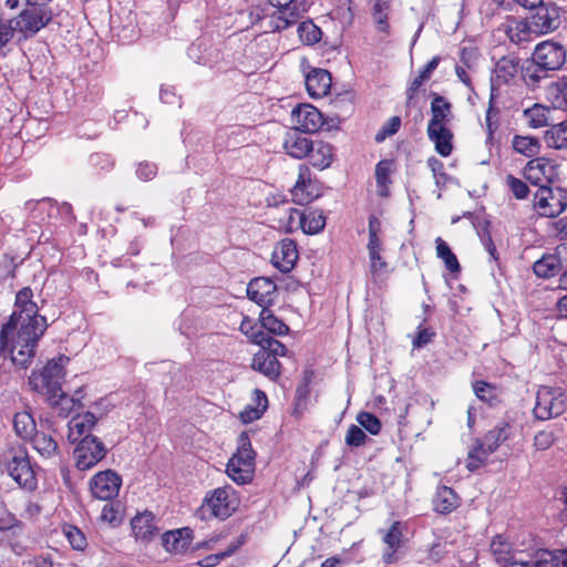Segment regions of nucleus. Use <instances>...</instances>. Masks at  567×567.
<instances>
[{"instance_id": "nucleus-1", "label": "nucleus", "mask_w": 567, "mask_h": 567, "mask_svg": "<svg viewBox=\"0 0 567 567\" xmlns=\"http://www.w3.org/2000/svg\"><path fill=\"white\" fill-rule=\"evenodd\" d=\"M69 358L61 355L58 359L50 360L40 372H33L29 378L31 389L42 396L51 405H62V410L71 411L81 404V390L76 391L74 396L70 398L61 388L64 378V365Z\"/></svg>"}, {"instance_id": "nucleus-2", "label": "nucleus", "mask_w": 567, "mask_h": 567, "mask_svg": "<svg viewBox=\"0 0 567 567\" xmlns=\"http://www.w3.org/2000/svg\"><path fill=\"white\" fill-rule=\"evenodd\" d=\"M240 498L236 489L225 485L209 491L198 509L202 519L217 518L225 520L230 517L239 507Z\"/></svg>"}, {"instance_id": "nucleus-3", "label": "nucleus", "mask_w": 567, "mask_h": 567, "mask_svg": "<svg viewBox=\"0 0 567 567\" xmlns=\"http://www.w3.org/2000/svg\"><path fill=\"white\" fill-rule=\"evenodd\" d=\"M255 452L246 433H240L236 453L228 460L226 473L238 485L252 481L255 474Z\"/></svg>"}, {"instance_id": "nucleus-4", "label": "nucleus", "mask_w": 567, "mask_h": 567, "mask_svg": "<svg viewBox=\"0 0 567 567\" xmlns=\"http://www.w3.org/2000/svg\"><path fill=\"white\" fill-rule=\"evenodd\" d=\"M2 472L23 489L32 492L38 487L35 472L31 465L27 451L19 449L7 452L0 464Z\"/></svg>"}, {"instance_id": "nucleus-5", "label": "nucleus", "mask_w": 567, "mask_h": 567, "mask_svg": "<svg viewBox=\"0 0 567 567\" xmlns=\"http://www.w3.org/2000/svg\"><path fill=\"white\" fill-rule=\"evenodd\" d=\"M52 20V11L43 6L33 4L22 10L17 17L7 20L11 27L10 41L18 33L23 39L37 34L47 27Z\"/></svg>"}, {"instance_id": "nucleus-6", "label": "nucleus", "mask_w": 567, "mask_h": 567, "mask_svg": "<svg viewBox=\"0 0 567 567\" xmlns=\"http://www.w3.org/2000/svg\"><path fill=\"white\" fill-rule=\"evenodd\" d=\"M567 409V395L560 388L540 386L536 393L533 413L537 420L557 417Z\"/></svg>"}, {"instance_id": "nucleus-7", "label": "nucleus", "mask_w": 567, "mask_h": 567, "mask_svg": "<svg viewBox=\"0 0 567 567\" xmlns=\"http://www.w3.org/2000/svg\"><path fill=\"white\" fill-rule=\"evenodd\" d=\"M276 10L269 16L271 31L286 30L297 23L306 12L305 0H269Z\"/></svg>"}, {"instance_id": "nucleus-8", "label": "nucleus", "mask_w": 567, "mask_h": 567, "mask_svg": "<svg viewBox=\"0 0 567 567\" xmlns=\"http://www.w3.org/2000/svg\"><path fill=\"white\" fill-rule=\"evenodd\" d=\"M533 205L539 216L555 218L566 210L567 194L561 188L539 187Z\"/></svg>"}, {"instance_id": "nucleus-9", "label": "nucleus", "mask_w": 567, "mask_h": 567, "mask_svg": "<svg viewBox=\"0 0 567 567\" xmlns=\"http://www.w3.org/2000/svg\"><path fill=\"white\" fill-rule=\"evenodd\" d=\"M106 455V447L96 436L86 435L80 440L75 450V466L80 471H87L95 466Z\"/></svg>"}, {"instance_id": "nucleus-10", "label": "nucleus", "mask_w": 567, "mask_h": 567, "mask_svg": "<svg viewBox=\"0 0 567 567\" xmlns=\"http://www.w3.org/2000/svg\"><path fill=\"white\" fill-rule=\"evenodd\" d=\"M527 18L537 37L550 33L560 25V9L554 2H543Z\"/></svg>"}, {"instance_id": "nucleus-11", "label": "nucleus", "mask_w": 567, "mask_h": 567, "mask_svg": "<svg viewBox=\"0 0 567 567\" xmlns=\"http://www.w3.org/2000/svg\"><path fill=\"white\" fill-rule=\"evenodd\" d=\"M533 61L540 71L559 70L566 62V50L554 41H544L536 45Z\"/></svg>"}, {"instance_id": "nucleus-12", "label": "nucleus", "mask_w": 567, "mask_h": 567, "mask_svg": "<svg viewBox=\"0 0 567 567\" xmlns=\"http://www.w3.org/2000/svg\"><path fill=\"white\" fill-rule=\"evenodd\" d=\"M405 524L395 520L391 524L388 530H380L382 534V542L385 545L382 553V560L386 565H392L399 561L400 550L404 546V530Z\"/></svg>"}, {"instance_id": "nucleus-13", "label": "nucleus", "mask_w": 567, "mask_h": 567, "mask_svg": "<svg viewBox=\"0 0 567 567\" xmlns=\"http://www.w3.org/2000/svg\"><path fill=\"white\" fill-rule=\"evenodd\" d=\"M121 485V476L112 470H106L91 478L90 491L95 498L111 501L118 495Z\"/></svg>"}, {"instance_id": "nucleus-14", "label": "nucleus", "mask_w": 567, "mask_h": 567, "mask_svg": "<svg viewBox=\"0 0 567 567\" xmlns=\"http://www.w3.org/2000/svg\"><path fill=\"white\" fill-rule=\"evenodd\" d=\"M557 175L555 162L546 157L530 159L524 168L525 178L539 187H548Z\"/></svg>"}, {"instance_id": "nucleus-15", "label": "nucleus", "mask_w": 567, "mask_h": 567, "mask_svg": "<svg viewBox=\"0 0 567 567\" xmlns=\"http://www.w3.org/2000/svg\"><path fill=\"white\" fill-rule=\"evenodd\" d=\"M297 223L305 234L316 235L323 230L326 226V216L322 212L313 210L311 208L303 212L289 208L288 223L292 228V223Z\"/></svg>"}, {"instance_id": "nucleus-16", "label": "nucleus", "mask_w": 567, "mask_h": 567, "mask_svg": "<svg viewBox=\"0 0 567 567\" xmlns=\"http://www.w3.org/2000/svg\"><path fill=\"white\" fill-rule=\"evenodd\" d=\"M291 121L295 131L302 133H315L323 124L322 114L310 104H301L291 112Z\"/></svg>"}, {"instance_id": "nucleus-17", "label": "nucleus", "mask_w": 567, "mask_h": 567, "mask_svg": "<svg viewBox=\"0 0 567 567\" xmlns=\"http://www.w3.org/2000/svg\"><path fill=\"white\" fill-rule=\"evenodd\" d=\"M276 292V284L270 278L266 277L254 278L247 286L248 298L262 308H267L274 303Z\"/></svg>"}, {"instance_id": "nucleus-18", "label": "nucleus", "mask_w": 567, "mask_h": 567, "mask_svg": "<svg viewBox=\"0 0 567 567\" xmlns=\"http://www.w3.org/2000/svg\"><path fill=\"white\" fill-rule=\"evenodd\" d=\"M291 195L293 202L298 205H307L319 197L318 184L311 181L310 171L307 166H300L298 179L291 190Z\"/></svg>"}, {"instance_id": "nucleus-19", "label": "nucleus", "mask_w": 567, "mask_h": 567, "mask_svg": "<svg viewBox=\"0 0 567 567\" xmlns=\"http://www.w3.org/2000/svg\"><path fill=\"white\" fill-rule=\"evenodd\" d=\"M297 245L291 239H284L272 251L271 264L282 274L291 271L298 260Z\"/></svg>"}, {"instance_id": "nucleus-20", "label": "nucleus", "mask_w": 567, "mask_h": 567, "mask_svg": "<svg viewBox=\"0 0 567 567\" xmlns=\"http://www.w3.org/2000/svg\"><path fill=\"white\" fill-rule=\"evenodd\" d=\"M131 526L135 538L143 543L151 542L158 534L155 516L147 511L134 516Z\"/></svg>"}, {"instance_id": "nucleus-21", "label": "nucleus", "mask_w": 567, "mask_h": 567, "mask_svg": "<svg viewBox=\"0 0 567 567\" xmlns=\"http://www.w3.org/2000/svg\"><path fill=\"white\" fill-rule=\"evenodd\" d=\"M192 534L193 532L188 527L166 532L162 536L163 547L171 554H183L190 546Z\"/></svg>"}, {"instance_id": "nucleus-22", "label": "nucleus", "mask_w": 567, "mask_h": 567, "mask_svg": "<svg viewBox=\"0 0 567 567\" xmlns=\"http://www.w3.org/2000/svg\"><path fill=\"white\" fill-rule=\"evenodd\" d=\"M331 75L322 69H315L306 76V87L310 96L321 97L329 93Z\"/></svg>"}, {"instance_id": "nucleus-23", "label": "nucleus", "mask_w": 567, "mask_h": 567, "mask_svg": "<svg viewBox=\"0 0 567 567\" xmlns=\"http://www.w3.org/2000/svg\"><path fill=\"white\" fill-rule=\"evenodd\" d=\"M96 416L91 412L74 415L69 422V434L70 442L75 443L86 435H91L90 432L96 423Z\"/></svg>"}, {"instance_id": "nucleus-24", "label": "nucleus", "mask_w": 567, "mask_h": 567, "mask_svg": "<svg viewBox=\"0 0 567 567\" xmlns=\"http://www.w3.org/2000/svg\"><path fill=\"white\" fill-rule=\"evenodd\" d=\"M312 141L302 135L301 132L292 131L287 134L284 148L291 157L301 159L309 155L312 148Z\"/></svg>"}, {"instance_id": "nucleus-25", "label": "nucleus", "mask_w": 567, "mask_h": 567, "mask_svg": "<svg viewBox=\"0 0 567 567\" xmlns=\"http://www.w3.org/2000/svg\"><path fill=\"white\" fill-rule=\"evenodd\" d=\"M451 115V103L441 95H434L431 102V120L429 121L427 128L446 126Z\"/></svg>"}, {"instance_id": "nucleus-26", "label": "nucleus", "mask_w": 567, "mask_h": 567, "mask_svg": "<svg viewBox=\"0 0 567 567\" xmlns=\"http://www.w3.org/2000/svg\"><path fill=\"white\" fill-rule=\"evenodd\" d=\"M251 367L270 380H276L280 375V362L265 350L255 353Z\"/></svg>"}, {"instance_id": "nucleus-27", "label": "nucleus", "mask_w": 567, "mask_h": 567, "mask_svg": "<svg viewBox=\"0 0 567 567\" xmlns=\"http://www.w3.org/2000/svg\"><path fill=\"white\" fill-rule=\"evenodd\" d=\"M505 33L509 41L515 44H523L534 40L537 35L534 33L532 25L526 20H512L505 25Z\"/></svg>"}, {"instance_id": "nucleus-28", "label": "nucleus", "mask_w": 567, "mask_h": 567, "mask_svg": "<svg viewBox=\"0 0 567 567\" xmlns=\"http://www.w3.org/2000/svg\"><path fill=\"white\" fill-rule=\"evenodd\" d=\"M432 503L437 513L447 514L458 507L460 498L453 488L449 486H439Z\"/></svg>"}, {"instance_id": "nucleus-29", "label": "nucleus", "mask_w": 567, "mask_h": 567, "mask_svg": "<svg viewBox=\"0 0 567 567\" xmlns=\"http://www.w3.org/2000/svg\"><path fill=\"white\" fill-rule=\"evenodd\" d=\"M429 140L434 143L435 151L443 157L451 155L453 151V133L447 127L426 128Z\"/></svg>"}, {"instance_id": "nucleus-30", "label": "nucleus", "mask_w": 567, "mask_h": 567, "mask_svg": "<svg viewBox=\"0 0 567 567\" xmlns=\"http://www.w3.org/2000/svg\"><path fill=\"white\" fill-rule=\"evenodd\" d=\"M308 157L313 167L324 169L332 163V146L329 143L316 141L312 143Z\"/></svg>"}, {"instance_id": "nucleus-31", "label": "nucleus", "mask_w": 567, "mask_h": 567, "mask_svg": "<svg viewBox=\"0 0 567 567\" xmlns=\"http://www.w3.org/2000/svg\"><path fill=\"white\" fill-rule=\"evenodd\" d=\"M512 425L509 422L501 421L491 431H488L483 441L487 446V452H495L502 443L511 435Z\"/></svg>"}, {"instance_id": "nucleus-32", "label": "nucleus", "mask_w": 567, "mask_h": 567, "mask_svg": "<svg viewBox=\"0 0 567 567\" xmlns=\"http://www.w3.org/2000/svg\"><path fill=\"white\" fill-rule=\"evenodd\" d=\"M546 95L554 107L567 110V75L551 82L546 89Z\"/></svg>"}, {"instance_id": "nucleus-33", "label": "nucleus", "mask_w": 567, "mask_h": 567, "mask_svg": "<svg viewBox=\"0 0 567 567\" xmlns=\"http://www.w3.org/2000/svg\"><path fill=\"white\" fill-rule=\"evenodd\" d=\"M33 449L44 458H50L58 453V443L49 434L37 431L32 437L29 439Z\"/></svg>"}, {"instance_id": "nucleus-34", "label": "nucleus", "mask_w": 567, "mask_h": 567, "mask_svg": "<svg viewBox=\"0 0 567 567\" xmlns=\"http://www.w3.org/2000/svg\"><path fill=\"white\" fill-rule=\"evenodd\" d=\"M548 147L555 150L567 148V121L551 125L544 135Z\"/></svg>"}, {"instance_id": "nucleus-35", "label": "nucleus", "mask_w": 567, "mask_h": 567, "mask_svg": "<svg viewBox=\"0 0 567 567\" xmlns=\"http://www.w3.org/2000/svg\"><path fill=\"white\" fill-rule=\"evenodd\" d=\"M13 427L16 434L23 441H29V439L37 432V425L33 416L25 411L14 414Z\"/></svg>"}, {"instance_id": "nucleus-36", "label": "nucleus", "mask_w": 567, "mask_h": 567, "mask_svg": "<svg viewBox=\"0 0 567 567\" xmlns=\"http://www.w3.org/2000/svg\"><path fill=\"white\" fill-rule=\"evenodd\" d=\"M439 63H440V58L433 56L420 70L419 74L413 79V81L411 82V84L406 91L408 103H410L413 100L414 95L417 93L421 85L431 78L433 71L437 68Z\"/></svg>"}, {"instance_id": "nucleus-37", "label": "nucleus", "mask_w": 567, "mask_h": 567, "mask_svg": "<svg viewBox=\"0 0 567 567\" xmlns=\"http://www.w3.org/2000/svg\"><path fill=\"white\" fill-rule=\"evenodd\" d=\"M533 567H567L566 549L543 551L533 561Z\"/></svg>"}, {"instance_id": "nucleus-38", "label": "nucleus", "mask_w": 567, "mask_h": 567, "mask_svg": "<svg viewBox=\"0 0 567 567\" xmlns=\"http://www.w3.org/2000/svg\"><path fill=\"white\" fill-rule=\"evenodd\" d=\"M549 110L540 104H534L524 110L523 117L532 128H540L548 125Z\"/></svg>"}, {"instance_id": "nucleus-39", "label": "nucleus", "mask_w": 567, "mask_h": 567, "mask_svg": "<svg viewBox=\"0 0 567 567\" xmlns=\"http://www.w3.org/2000/svg\"><path fill=\"white\" fill-rule=\"evenodd\" d=\"M392 161H380L375 166V182L378 186V195L386 197L389 195V185L391 184L390 174L392 171Z\"/></svg>"}, {"instance_id": "nucleus-40", "label": "nucleus", "mask_w": 567, "mask_h": 567, "mask_svg": "<svg viewBox=\"0 0 567 567\" xmlns=\"http://www.w3.org/2000/svg\"><path fill=\"white\" fill-rule=\"evenodd\" d=\"M491 553L495 561L502 567L508 559H512V544L502 535H497L491 543Z\"/></svg>"}, {"instance_id": "nucleus-41", "label": "nucleus", "mask_w": 567, "mask_h": 567, "mask_svg": "<svg viewBox=\"0 0 567 567\" xmlns=\"http://www.w3.org/2000/svg\"><path fill=\"white\" fill-rule=\"evenodd\" d=\"M518 59L515 56H504L496 63V79L503 83H508L515 78L518 71Z\"/></svg>"}, {"instance_id": "nucleus-42", "label": "nucleus", "mask_w": 567, "mask_h": 567, "mask_svg": "<svg viewBox=\"0 0 567 567\" xmlns=\"http://www.w3.org/2000/svg\"><path fill=\"white\" fill-rule=\"evenodd\" d=\"M259 321L261 323L262 330L266 329L269 333L284 336L288 332V326L274 316L271 311L267 308H262Z\"/></svg>"}, {"instance_id": "nucleus-43", "label": "nucleus", "mask_w": 567, "mask_h": 567, "mask_svg": "<svg viewBox=\"0 0 567 567\" xmlns=\"http://www.w3.org/2000/svg\"><path fill=\"white\" fill-rule=\"evenodd\" d=\"M436 244V256L437 258L444 261L446 269L450 272H458L461 270V266L455 254L451 250L450 246L446 241H444L441 237H437L435 240Z\"/></svg>"}, {"instance_id": "nucleus-44", "label": "nucleus", "mask_w": 567, "mask_h": 567, "mask_svg": "<svg viewBox=\"0 0 567 567\" xmlns=\"http://www.w3.org/2000/svg\"><path fill=\"white\" fill-rule=\"evenodd\" d=\"M513 148L519 154L532 157L539 153L540 143L538 138L533 136L516 135L513 138Z\"/></svg>"}, {"instance_id": "nucleus-45", "label": "nucleus", "mask_w": 567, "mask_h": 567, "mask_svg": "<svg viewBox=\"0 0 567 567\" xmlns=\"http://www.w3.org/2000/svg\"><path fill=\"white\" fill-rule=\"evenodd\" d=\"M493 452H487V446L482 440H477L467 454V468L473 472L483 465Z\"/></svg>"}, {"instance_id": "nucleus-46", "label": "nucleus", "mask_w": 567, "mask_h": 567, "mask_svg": "<svg viewBox=\"0 0 567 567\" xmlns=\"http://www.w3.org/2000/svg\"><path fill=\"white\" fill-rule=\"evenodd\" d=\"M533 270L535 275L540 278H551L559 274L551 254L544 255L540 259L535 261Z\"/></svg>"}, {"instance_id": "nucleus-47", "label": "nucleus", "mask_w": 567, "mask_h": 567, "mask_svg": "<svg viewBox=\"0 0 567 567\" xmlns=\"http://www.w3.org/2000/svg\"><path fill=\"white\" fill-rule=\"evenodd\" d=\"M475 395L483 402L494 405L498 401L497 389L485 381H476L473 384Z\"/></svg>"}, {"instance_id": "nucleus-48", "label": "nucleus", "mask_w": 567, "mask_h": 567, "mask_svg": "<svg viewBox=\"0 0 567 567\" xmlns=\"http://www.w3.org/2000/svg\"><path fill=\"white\" fill-rule=\"evenodd\" d=\"M300 40L306 44H315L321 40L322 32L312 21H303L298 25Z\"/></svg>"}, {"instance_id": "nucleus-49", "label": "nucleus", "mask_w": 567, "mask_h": 567, "mask_svg": "<svg viewBox=\"0 0 567 567\" xmlns=\"http://www.w3.org/2000/svg\"><path fill=\"white\" fill-rule=\"evenodd\" d=\"M239 329L245 336H247V338L251 342H254L258 346L261 342V339L267 333L262 330L261 323L258 324L257 322H255L252 319H250L248 317H244Z\"/></svg>"}, {"instance_id": "nucleus-50", "label": "nucleus", "mask_w": 567, "mask_h": 567, "mask_svg": "<svg viewBox=\"0 0 567 567\" xmlns=\"http://www.w3.org/2000/svg\"><path fill=\"white\" fill-rule=\"evenodd\" d=\"M260 350L267 351L272 354L276 359L278 357L286 355L287 348L280 341L274 339L269 333H266L259 343Z\"/></svg>"}, {"instance_id": "nucleus-51", "label": "nucleus", "mask_w": 567, "mask_h": 567, "mask_svg": "<svg viewBox=\"0 0 567 567\" xmlns=\"http://www.w3.org/2000/svg\"><path fill=\"white\" fill-rule=\"evenodd\" d=\"M357 422L372 435H377L381 431L380 420L370 412H360L357 415Z\"/></svg>"}, {"instance_id": "nucleus-52", "label": "nucleus", "mask_w": 567, "mask_h": 567, "mask_svg": "<svg viewBox=\"0 0 567 567\" xmlns=\"http://www.w3.org/2000/svg\"><path fill=\"white\" fill-rule=\"evenodd\" d=\"M401 127V118L400 116H392L389 118L382 127L379 130V132L375 134V142L381 143L385 141V138L394 135Z\"/></svg>"}, {"instance_id": "nucleus-53", "label": "nucleus", "mask_w": 567, "mask_h": 567, "mask_svg": "<svg viewBox=\"0 0 567 567\" xmlns=\"http://www.w3.org/2000/svg\"><path fill=\"white\" fill-rule=\"evenodd\" d=\"M365 440L367 434L360 426L355 424H351L349 426L344 439L347 445L351 447H359L365 443Z\"/></svg>"}, {"instance_id": "nucleus-54", "label": "nucleus", "mask_w": 567, "mask_h": 567, "mask_svg": "<svg viewBox=\"0 0 567 567\" xmlns=\"http://www.w3.org/2000/svg\"><path fill=\"white\" fill-rule=\"evenodd\" d=\"M506 185L517 199H525L529 193L527 184L511 174L506 176Z\"/></svg>"}, {"instance_id": "nucleus-55", "label": "nucleus", "mask_w": 567, "mask_h": 567, "mask_svg": "<svg viewBox=\"0 0 567 567\" xmlns=\"http://www.w3.org/2000/svg\"><path fill=\"white\" fill-rule=\"evenodd\" d=\"M255 393H256L257 399H258V406H261V410H259V409H251L249 411H245L241 414V417H243V420L245 422H250L252 420L259 419L261 416V413L267 408L268 400H267L266 394L262 391H260V390H256Z\"/></svg>"}, {"instance_id": "nucleus-56", "label": "nucleus", "mask_w": 567, "mask_h": 567, "mask_svg": "<svg viewBox=\"0 0 567 567\" xmlns=\"http://www.w3.org/2000/svg\"><path fill=\"white\" fill-rule=\"evenodd\" d=\"M240 545H241V542H238L237 545L229 547L226 551H221L219 554L209 555V556L205 557L204 559L200 560L199 564L203 567H214L217 564H219L223 559H225L226 557L231 556Z\"/></svg>"}, {"instance_id": "nucleus-57", "label": "nucleus", "mask_w": 567, "mask_h": 567, "mask_svg": "<svg viewBox=\"0 0 567 567\" xmlns=\"http://www.w3.org/2000/svg\"><path fill=\"white\" fill-rule=\"evenodd\" d=\"M65 535L72 548L76 550H83L85 548L86 539L79 528L70 526L69 529L65 532Z\"/></svg>"}, {"instance_id": "nucleus-58", "label": "nucleus", "mask_w": 567, "mask_h": 567, "mask_svg": "<svg viewBox=\"0 0 567 567\" xmlns=\"http://www.w3.org/2000/svg\"><path fill=\"white\" fill-rule=\"evenodd\" d=\"M375 29L378 32L390 35L391 27L389 23V12H371Z\"/></svg>"}, {"instance_id": "nucleus-59", "label": "nucleus", "mask_w": 567, "mask_h": 567, "mask_svg": "<svg viewBox=\"0 0 567 567\" xmlns=\"http://www.w3.org/2000/svg\"><path fill=\"white\" fill-rule=\"evenodd\" d=\"M434 337H435V332L431 328L419 327V330L412 340L413 347L422 348V347L429 344L430 342H432Z\"/></svg>"}, {"instance_id": "nucleus-60", "label": "nucleus", "mask_w": 567, "mask_h": 567, "mask_svg": "<svg viewBox=\"0 0 567 567\" xmlns=\"http://www.w3.org/2000/svg\"><path fill=\"white\" fill-rule=\"evenodd\" d=\"M553 257L555 258L556 267L558 272H566L567 271V244H560L558 245L554 252H551Z\"/></svg>"}, {"instance_id": "nucleus-61", "label": "nucleus", "mask_w": 567, "mask_h": 567, "mask_svg": "<svg viewBox=\"0 0 567 567\" xmlns=\"http://www.w3.org/2000/svg\"><path fill=\"white\" fill-rule=\"evenodd\" d=\"M157 174V166L154 163L141 162L136 169V175L142 181H151Z\"/></svg>"}, {"instance_id": "nucleus-62", "label": "nucleus", "mask_w": 567, "mask_h": 567, "mask_svg": "<svg viewBox=\"0 0 567 567\" xmlns=\"http://www.w3.org/2000/svg\"><path fill=\"white\" fill-rule=\"evenodd\" d=\"M554 443V434L547 431L538 432L534 437V445L537 450H547Z\"/></svg>"}, {"instance_id": "nucleus-63", "label": "nucleus", "mask_w": 567, "mask_h": 567, "mask_svg": "<svg viewBox=\"0 0 567 567\" xmlns=\"http://www.w3.org/2000/svg\"><path fill=\"white\" fill-rule=\"evenodd\" d=\"M117 515H118V512H117V509L113 506V504H111V503H106V504H104V505H103V507H102L101 515H100V519H101V522H104V523H109V524H111V525H114V524H117V523H118Z\"/></svg>"}, {"instance_id": "nucleus-64", "label": "nucleus", "mask_w": 567, "mask_h": 567, "mask_svg": "<svg viewBox=\"0 0 567 567\" xmlns=\"http://www.w3.org/2000/svg\"><path fill=\"white\" fill-rule=\"evenodd\" d=\"M370 269L373 274H380L386 267V262L381 256V250H374L369 252Z\"/></svg>"}]
</instances>
